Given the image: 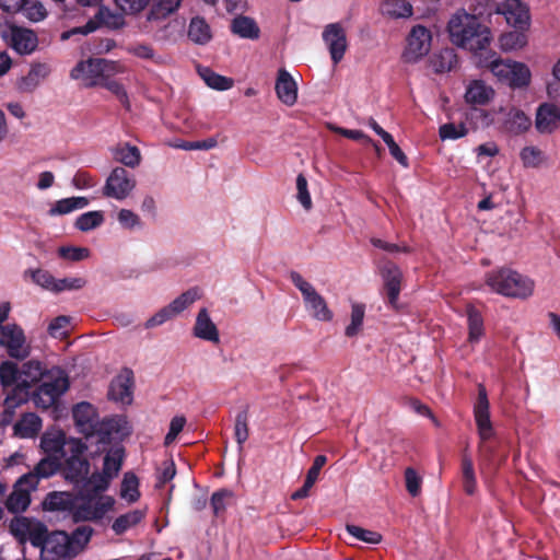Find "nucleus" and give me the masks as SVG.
Here are the masks:
<instances>
[{
    "label": "nucleus",
    "instance_id": "8fccbe9b",
    "mask_svg": "<svg viewBox=\"0 0 560 560\" xmlns=\"http://www.w3.org/2000/svg\"><path fill=\"white\" fill-rule=\"evenodd\" d=\"M200 298V290L197 287L190 288L187 291L183 292L174 301H172L167 306L173 313V315L176 316Z\"/></svg>",
    "mask_w": 560,
    "mask_h": 560
},
{
    "label": "nucleus",
    "instance_id": "dca6fc26",
    "mask_svg": "<svg viewBox=\"0 0 560 560\" xmlns=\"http://www.w3.org/2000/svg\"><path fill=\"white\" fill-rule=\"evenodd\" d=\"M490 404L487 389L483 384L478 385V396L474 406V417L481 441H487L493 435L490 420Z\"/></svg>",
    "mask_w": 560,
    "mask_h": 560
},
{
    "label": "nucleus",
    "instance_id": "a19ab883",
    "mask_svg": "<svg viewBox=\"0 0 560 560\" xmlns=\"http://www.w3.org/2000/svg\"><path fill=\"white\" fill-rule=\"evenodd\" d=\"M530 126V118L521 109H512L505 120L506 130L513 135L524 133Z\"/></svg>",
    "mask_w": 560,
    "mask_h": 560
},
{
    "label": "nucleus",
    "instance_id": "2eb2a0df",
    "mask_svg": "<svg viewBox=\"0 0 560 560\" xmlns=\"http://www.w3.org/2000/svg\"><path fill=\"white\" fill-rule=\"evenodd\" d=\"M322 36L334 65H338L348 49L346 30L340 23H330L324 27Z\"/></svg>",
    "mask_w": 560,
    "mask_h": 560
},
{
    "label": "nucleus",
    "instance_id": "13d9d810",
    "mask_svg": "<svg viewBox=\"0 0 560 560\" xmlns=\"http://www.w3.org/2000/svg\"><path fill=\"white\" fill-rule=\"evenodd\" d=\"M19 12H21L25 18H27L32 22H39L44 20L47 15L45 7L38 0H24L18 13Z\"/></svg>",
    "mask_w": 560,
    "mask_h": 560
},
{
    "label": "nucleus",
    "instance_id": "1a4fd4ad",
    "mask_svg": "<svg viewBox=\"0 0 560 560\" xmlns=\"http://www.w3.org/2000/svg\"><path fill=\"white\" fill-rule=\"evenodd\" d=\"M112 497H95L81 492L75 497L71 517L74 523L98 521L113 508Z\"/></svg>",
    "mask_w": 560,
    "mask_h": 560
},
{
    "label": "nucleus",
    "instance_id": "412c9836",
    "mask_svg": "<svg viewBox=\"0 0 560 560\" xmlns=\"http://www.w3.org/2000/svg\"><path fill=\"white\" fill-rule=\"evenodd\" d=\"M275 89L278 98L283 104L292 106L296 103L298 86L292 75L285 69L279 70Z\"/></svg>",
    "mask_w": 560,
    "mask_h": 560
},
{
    "label": "nucleus",
    "instance_id": "de8ad7c7",
    "mask_svg": "<svg viewBox=\"0 0 560 560\" xmlns=\"http://www.w3.org/2000/svg\"><path fill=\"white\" fill-rule=\"evenodd\" d=\"M182 1L183 0H159L152 4L148 12V21H158L167 18L179 8Z\"/></svg>",
    "mask_w": 560,
    "mask_h": 560
},
{
    "label": "nucleus",
    "instance_id": "f3484780",
    "mask_svg": "<svg viewBox=\"0 0 560 560\" xmlns=\"http://www.w3.org/2000/svg\"><path fill=\"white\" fill-rule=\"evenodd\" d=\"M431 32L427 27L413 26L407 37V48L404 54L406 60L417 61L427 55L431 48Z\"/></svg>",
    "mask_w": 560,
    "mask_h": 560
},
{
    "label": "nucleus",
    "instance_id": "c756f323",
    "mask_svg": "<svg viewBox=\"0 0 560 560\" xmlns=\"http://www.w3.org/2000/svg\"><path fill=\"white\" fill-rule=\"evenodd\" d=\"M231 32L241 38L257 39L260 30L254 19L238 15L232 20Z\"/></svg>",
    "mask_w": 560,
    "mask_h": 560
},
{
    "label": "nucleus",
    "instance_id": "4c0bfd02",
    "mask_svg": "<svg viewBox=\"0 0 560 560\" xmlns=\"http://www.w3.org/2000/svg\"><path fill=\"white\" fill-rule=\"evenodd\" d=\"M381 12L392 19H406L412 15V5L407 0H385L381 4Z\"/></svg>",
    "mask_w": 560,
    "mask_h": 560
},
{
    "label": "nucleus",
    "instance_id": "6e6d98bb",
    "mask_svg": "<svg viewBox=\"0 0 560 560\" xmlns=\"http://www.w3.org/2000/svg\"><path fill=\"white\" fill-rule=\"evenodd\" d=\"M139 479L133 472H126L121 481L120 495L128 502H136L140 492L138 490Z\"/></svg>",
    "mask_w": 560,
    "mask_h": 560
},
{
    "label": "nucleus",
    "instance_id": "052dcab7",
    "mask_svg": "<svg viewBox=\"0 0 560 560\" xmlns=\"http://www.w3.org/2000/svg\"><path fill=\"white\" fill-rule=\"evenodd\" d=\"M33 524L27 517H15L11 521L9 529L20 544H25Z\"/></svg>",
    "mask_w": 560,
    "mask_h": 560
},
{
    "label": "nucleus",
    "instance_id": "f704fd0d",
    "mask_svg": "<svg viewBox=\"0 0 560 560\" xmlns=\"http://www.w3.org/2000/svg\"><path fill=\"white\" fill-rule=\"evenodd\" d=\"M48 73L49 69L46 65L37 63L32 66L28 73L20 80L19 89L22 92H33Z\"/></svg>",
    "mask_w": 560,
    "mask_h": 560
},
{
    "label": "nucleus",
    "instance_id": "ea45409f",
    "mask_svg": "<svg viewBox=\"0 0 560 560\" xmlns=\"http://www.w3.org/2000/svg\"><path fill=\"white\" fill-rule=\"evenodd\" d=\"M198 73L209 88L218 91L230 90L234 84L233 79L221 75L208 67H198Z\"/></svg>",
    "mask_w": 560,
    "mask_h": 560
},
{
    "label": "nucleus",
    "instance_id": "5701e85b",
    "mask_svg": "<svg viewBox=\"0 0 560 560\" xmlns=\"http://www.w3.org/2000/svg\"><path fill=\"white\" fill-rule=\"evenodd\" d=\"M10 45L20 55H28L37 47V37L30 30L12 27Z\"/></svg>",
    "mask_w": 560,
    "mask_h": 560
},
{
    "label": "nucleus",
    "instance_id": "b1692460",
    "mask_svg": "<svg viewBox=\"0 0 560 560\" xmlns=\"http://www.w3.org/2000/svg\"><path fill=\"white\" fill-rule=\"evenodd\" d=\"M75 497L67 491L48 492L42 503L43 510L48 512H70L74 506Z\"/></svg>",
    "mask_w": 560,
    "mask_h": 560
},
{
    "label": "nucleus",
    "instance_id": "9d476101",
    "mask_svg": "<svg viewBox=\"0 0 560 560\" xmlns=\"http://www.w3.org/2000/svg\"><path fill=\"white\" fill-rule=\"evenodd\" d=\"M290 280L302 293L306 308L315 319L320 322L332 320V311L328 307L325 299L310 282H307L298 271L290 272Z\"/></svg>",
    "mask_w": 560,
    "mask_h": 560
},
{
    "label": "nucleus",
    "instance_id": "39448f33",
    "mask_svg": "<svg viewBox=\"0 0 560 560\" xmlns=\"http://www.w3.org/2000/svg\"><path fill=\"white\" fill-rule=\"evenodd\" d=\"M469 10L467 16H474L482 23H486L492 14L503 15L506 23L513 27L524 28L530 23L529 9L521 0H505L502 3L493 0H477Z\"/></svg>",
    "mask_w": 560,
    "mask_h": 560
},
{
    "label": "nucleus",
    "instance_id": "bf43d9fd",
    "mask_svg": "<svg viewBox=\"0 0 560 560\" xmlns=\"http://www.w3.org/2000/svg\"><path fill=\"white\" fill-rule=\"evenodd\" d=\"M346 530L353 538H355L360 541L370 544V545H376L382 541V535L380 533L370 530V529H365L358 525L347 524Z\"/></svg>",
    "mask_w": 560,
    "mask_h": 560
},
{
    "label": "nucleus",
    "instance_id": "a18cd8bd",
    "mask_svg": "<svg viewBox=\"0 0 560 560\" xmlns=\"http://www.w3.org/2000/svg\"><path fill=\"white\" fill-rule=\"evenodd\" d=\"M114 159L122 163L125 166L133 168L140 164L141 154L140 150L136 145L125 143L122 145H118L114 150Z\"/></svg>",
    "mask_w": 560,
    "mask_h": 560
},
{
    "label": "nucleus",
    "instance_id": "864d4df0",
    "mask_svg": "<svg viewBox=\"0 0 560 560\" xmlns=\"http://www.w3.org/2000/svg\"><path fill=\"white\" fill-rule=\"evenodd\" d=\"M21 382V373L18 364L12 361H4L0 364V384L3 388L11 387Z\"/></svg>",
    "mask_w": 560,
    "mask_h": 560
},
{
    "label": "nucleus",
    "instance_id": "e2e57ef3",
    "mask_svg": "<svg viewBox=\"0 0 560 560\" xmlns=\"http://www.w3.org/2000/svg\"><path fill=\"white\" fill-rule=\"evenodd\" d=\"M86 479V493L95 497H100V492L105 491L112 480V478L107 477L103 470L102 472H93Z\"/></svg>",
    "mask_w": 560,
    "mask_h": 560
},
{
    "label": "nucleus",
    "instance_id": "0e129e2a",
    "mask_svg": "<svg viewBox=\"0 0 560 560\" xmlns=\"http://www.w3.org/2000/svg\"><path fill=\"white\" fill-rule=\"evenodd\" d=\"M116 9L126 15H138L144 11L152 0H114Z\"/></svg>",
    "mask_w": 560,
    "mask_h": 560
},
{
    "label": "nucleus",
    "instance_id": "774afa93",
    "mask_svg": "<svg viewBox=\"0 0 560 560\" xmlns=\"http://www.w3.org/2000/svg\"><path fill=\"white\" fill-rule=\"evenodd\" d=\"M525 167H538L544 161V152L537 147H525L520 153Z\"/></svg>",
    "mask_w": 560,
    "mask_h": 560
},
{
    "label": "nucleus",
    "instance_id": "4d7b16f0",
    "mask_svg": "<svg viewBox=\"0 0 560 560\" xmlns=\"http://www.w3.org/2000/svg\"><path fill=\"white\" fill-rule=\"evenodd\" d=\"M365 314V305L361 303H353L351 308V322L346 327L345 335L349 338L355 337L363 325Z\"/></svg>",
    "mask_w": 560,
    "mask_h": 560
},
{
    "label": "nucleus",
    "instance_id": "49530a36",
    "mask_svg": "<svg viewBox=\"0 0 560 560\" xmlns=\"http://www.w3.org/2000/svg\"><path fill=\"white\" fill-rule=\"evenodd\" d=\"M144 518V512L141 510H132L128 513L119 515L112 524V529L116 535H122L129 528L136 526Z\"/></svg>",
    "mask_w": 560,
    "mask_h": 560
},
{
    "label": "nucleus",
    "instance_id": "f257e3e1",
    "mask_svg": "<svg viewBox=\"0 0 560 560\" xmlns=\"http://www.w3.org/2000/svg\"><path fill=\"white\" fill-rule=\"evenodd\" d=\"M72 417L80 433L86 439L95 436L102 445L121 442L131 433L125 417L112 416L100 420L96 408L88 401L77 404Z\"/></svg>",
    "mask_w": 560,
    "mask_h": 560
},
{
    "label": "nucleus",
    "instance_id": "473e14b6",
    "mask_svg": "<svg viewBox=\"0 0 560 560\" xmlns=\"http://www.w3.org/2000/svg\"><path fill=\"white\" fill-rule=\"evenodd\" d=\"M23 485H19V481L14 486L13 491L10 493L5 501V508L11 513H21L24 512L30 503H31V495L30 487L27 489H22Z\"/></svg>",
    "mask_w": 560,
    "mask_h": 560
},
{
    "label": "nucleus",
    "instance_id": "3c124183",
    "mask_svg": "<svg viewBox=\"0 0 560 560\" xmlns=\"http://www.w3.org/2000/svg\"><path fill=\"white\" fill-rule=\"evenodd\" d=\"M200 298V290L197 287L190 288L187 291L183 292L174 301H172L167 306L173 313V315L176 316Z\"/></svg>",
    "mask_w": 560,
    "mask_h": 560
},
{
    "label": "nucleus",
    "instance_id": "4468645a",
    "mask_svg": "<svg viewBox=\"0 0 560 560\" xmlns=\"http://www.w3.org/2000/svg\"><path fill=\"white\" fill-rule=\"evenodd\" d=\"M136 186L135 178L124 167H115L106 179L103 188L105 197L117 200L126 199Z\"/></svg>",
    "mask_w": 560,
    "mask_h": 560
},
{
    "label": "nucleus",
    "instance_id": "37998d69",
    "mask_svg": "<svg viewBox=\"0 0 560 560\" xmlns=\"http://www.w3.org/2000/svg\"><path fill=\"white\" fill-rule=\"evenodd\" d=\"M248 419L249 408L248 406H245L236 413L234 422V439L238 445L240 451L243 450V445L249 436Z\"/></svg>",
    "mask_w": 560,
    "mask_h": 560
},
{
    "label": "nucleus",
    "instance_id": "0eeeda50",
    "mask_svg": "<svg viewBox=\"0 0 560 560\" xmlns=\"http://www.w3.org/2000/svg\"><path fill=\"white\" fill-rule=\"evenodd\" d=\"M88 445L81 440L71 438L68 442V451L63 454V476L68 481L79 483L88 478L90 462L85 457Z\"/></svg>",
    "mask_w": 560,
    "mask_h": 560
},
{
    "label": "nucleus",
    "instance_id": "f8f14e48",
    "mask_svg": "<svg viewBox=\"0 0 560 560\" xmlns=\"http://www.w3.org/2000/svg\"><path fill=\"white\" fill-rule=\"evenodd\" d=\"M0 346L5 348L8 354L13 359L24 360L30 354L24 331L16 324L0 326Z\"/></svg>",
    "mask_w": 560,
    "mask_h": 560
},
{
    "label": "nucleus",
    "instance_id": "c9c22d12",
    "mask_svg": "<svg viewBox=\"0 0 560 560\" xmlns=\"http://www.w3.org/2000/svg\"><path fill=\"white\" fill-rule=\"evenodd\" d=\"M21 373V382L32 385L38 381H43L54 372H46L42 363L37 360H30L23 363Z\"/></svg>",
    "mask_w": 560,
    "mask_h": 560
},
{
    "label": "nucleus",
    "instance_id": "09e8293b",
    "mask_svg": "<svg viewBox=\"0 0 560 560\" xmlns=\"http://www.w3.org/2000/svg\"><path fill=\"white\" fill-rule=\"evenodd\" d=\"M467 320H468V340L470 342H477L483 335V318L481 313L475 307L469 305L467 307Z\"/></svg>",
    "mask_w": 560,
    "mask_h": 560
},
{
    "label": "nucleus",
    "instance_id": "20e7f679",
    "mask_svg": "<svg viewBox=\"0 0 560 560\" xmlns=\"http://www.w3.org/2000/svg\"><path fill=\"white\" fill-rule=\"evenodd\" d=\"M93 534L94 529L86 524L77 526L71 533L50 532L43 560H73L85 550Z\"/></svg>",
    "mask_w": 560,
    "mask_h": 560
},
{
    "label": "nucleus",
    "instance_id": "603ef678",
    "mask_svg": "<svg viewBox=\"0 0 560 560\" xmlns=\"http://www.w3.org/2000/svg\"><path fill=\"white\" fill-rule=\"evenodd\" d=\"M49 535L50 532L42 522L34 523L27 535V540L33 547L39 548L42 557L45 555L46 541H48Z\"/></svg>",
    "mask_w": 560,
    "mask_h": 560
},
{
    "label": "nucleus",
    "instance_id": "79ce46f5",
    "mask_svg": "<svg viewBox=\"0 0 560 560\" xmlns=\"http://www.w3.org/2000/svg\"><path fill=\"white\" fill-rule=\"evenodd\" d=\"M462 479L464 491L468 495H472L477 489V480L474 469V463L467 452L462 454Z\"/></svg>",
    "mask_w": 560,
    "mask_h": 560
},
{
    "label": "nucleus",
    "instance_id": "cd10ccee",
    "mask_svg": "<svg viewBox=\"0 0 560 560\" xmlns=\"http://www.w3.org/2000/svg\"><path fill=\"white\" fill-rule=\"evenodd\" d=\"M70 439L61 431L54 434L45 433L40 439V446L48 456L59 455V457H62L68 451Z\"/></svg>",
    "mask_w": 560,
    "mask_h": 560
},
{
    "label": "nucleus",
    "instance_id": "f03ea898",
    "mask_svg": "<svg viewBox=\"0 0 560 560\" xmlns=\"http://www.w3.org/2000/svg\"><path fill=\"white\" fill-rule=\"evenodd\" d=\"M450 38L454 45L474 54L475 62L488 55L492 42L490 27L474 16H467L465 10L456 12L447 24Z\"/></svg>",
    "mask_w": 560,
    "mask_h": 560
},
{
    "label": "nucleus",
    "instance_id": "9b49d317",
    "mask_svg": "<svg viewBox=\"0 0 560 560\" xmlns=\"http://www.w3.org/2000/svg\"><path fill=\"white\" fill-rule=\"evenodd\" d=\"M125 15L121 11L114 12L109 8L101 5L93 19H90L83 26L62 33L61 38L67 39L74 34L88 35L101 26L113 31L121 30L126 25Z\"/></svg>",
    "mask_w": 560,
    "mask_h": 560
},
{
    "label": "nucleus",
    "instance_id": "6e6552de",
    "mask_svg": "<svg viewBox=\"0 0 560 560\" xmlns=\"http://www.w3.org/2000/svg\"><path fill=\"white\" fill-rule=\"evenodd\" d=\"M69 385L68 376L61 370H57L56 373L42 381L32 393V399L37 408L49 409L57 405L59 398L68 390Z\"/></svg>",
    "mask_w": 560,
    "mask_h": 560
},
{
    "label": "nucleus",
    "instance_id": "7c9ffc66",
    "mask_svg": "<svg viewBox=\"0 0 560 560\" xmlns=\"http://www.w3.org/2000/svg\"><path fill=\"white\" fill-rule=\"evenodd\" d=\"M530 70L522 62L513 61L508 70V79L504 84L512 89H523L530 83Z\"/></svg>",
    "mask_w": 560,
    "mask_h": 560
},
{
    "label": "nucleus",
    "instance_id": "4be33fe9",
    "mask_svg": "<svg viewBox=\"0 0 560 560\" xmlns=\"http://www.w3.org/2000/svg\"><path fill=\"white\" fill-rule=\"evenodd\" d=\"M513 61L510 59L503 60L497 57V52L491 50L488 55H482L479 60L476 61V66L479 68H487L498 79L499 82L503 83L508 79V70Z\"/></svg>",
    "mask_w": 560,
    "mask_h": 560
},
{
    "label": "nucleus",
    "instance_id": "7ed1b4c3",
    "mask_svg": "<svg viewBox=\"0 0 560 560\" xmlns=\"http://www.w3.org/2000/svg\"><path fill=\"white\" fill-rule=\"evenodd\" d=\"M450 38L454 45L474 54L475 62L488 55L492 42L490 27L474 16H467L465 10L456 12L447 24Z\"/></svg>",
    "mask_w": 560,
    "mask_h": 560
},
{
    "label": "nucleus",
    "instance_id": "72a5a7b5",
    "mask_svg": "<svg viewBox=\"0 0 560 560\" xmlns=\"http://www.w3.org/2000/svg\"><path fill=\"white\" fill-rule=\"evenodd\" d=\"M458 63L457 54L453 48H444L431 57V66L436 73L452 71Z\"/></svg>",
    "mask_w": 560,
    "mask_h": 560
},
{
    "label": "nucleus",
    "instance_id": "6ab92c4d",
    "mask_svg": "<svg viewBox=\"0 0 560 560\" xmlns=\"http://www.w3.org/2000/svg\"><path fill=\"white\" fill-rule=\"evenodd\" d=\"M536 129L540 133H551L560 126V108L551 103L538 106L535 119Z\"/></svg>",
    "mask_w": 560,
    "mask_h": 560
},
{
    "label": "nucleus",
    "instance_id": "69168bd1",
    "mask_svg": "<svg viewBox=\"0 0 560 560\" xmlns=\"http://www.w3.org/2000/svg\"><path fill=\"white\" fill-rule=\"evenodd\" d=\"M71 324V317L66 315H59L55 317L48 325V334L52 338L63 339L69 335V327Z\"/></svg>",
    "mask_w": 560,
    "mask_h": 560
},
{
    "label": "nucleus",
    "instance_id": "423d86ee",
    "mask_svg": "<svg viewBox=\"0 0 560 560\" xmlns=\"http://www.w3.org/2000/svg\"><path fill=\"white\" fill-rule=\"evenodd\" d=\"M486 284L498 294L526 299L533 294L534 282L510 268H500L486 275Z\"/></svg>",
    "mask_w": 560,
    "mask_h": 560
},
{
    "label": "nucleus",
    "instance_id": "bb28decb",
    "mask_svg": "<svg viewBox=\"0 0 560 560\" xmlns=\"http://www.w3.org/2000/svg\"><path fill=\"white\" fill-rule=\"evenodd\" d=\"M494 96V91L480 80L472 81L466 91V102L472 105H486Z\"/></svg>",
    "mask_w": 560,
    "mask_h": 560
},
{
    "label": "nucleus",
    "instance_id": "680f3d73",
    "mask_svg": "<svg viewBox=\"0 0 560 560\" xmlns=\"http://www.w3.org/2000/svg\"><path fill=\"white\" fill-rule=\"evenodd\" d=\"M28 276L37 285L54 292L56 278L49 271L44 269H27L24 271V277Z\"/></svg>",
    "mask_w": 560,
    "mask_h": 560
},
{
    "label": "nucleus",
    "instance_id": "58836bf2",
    "mask_svg": "<svg viewBox=\"0 0 560 560\" xmlns=\"http://www.w3.org/2000/svg\"><path fill=\"white\" fill-rule=\"evenodd\" d=\"M125 457L124 446L110 448L104 457L103 471L107 477L115 478L121 469Z\"/></svg>",
    "mask_w": 560,
    "mask_h": 560
},
{
    "label": "nucleus",
    "instance_id": "393cba45",
    "mask_svg": "<svg viewBox=\"0 0 560 560\" xmlns=\"http://www.w3.org/2000/svg\"><path fill=\"white\" fill-rule=\"evenodd\" d=\"M133 375L131 370H126V375H119L112 382L108 396L120 402H130L132 397Z\"/></svg>",
    "mask_w": 560,
    "mask_h": 560
},
{
    "label": "nucleus",
    "instance_id": "aec40b11",
    "mask_svg": "<svg viewBox=\"0 0 560 560\" xmlns=\"http://www.w3.org/2000/svg\"><path fill=\"white\" fill-rule=\"evenodd\" d=\"M102 75L101 58H90L85 61H80L70 72V77L74 80L84 79L85 86L89 88L100 84Z\"/></svg>",
    "mask_w": 560,
    "mask_h": 560
},
{
    "label": "nucleus",
    "instance_id": "e433bc0d",
    "mask_svg": "<svg viewBox=\"0 0 560 560\" xmlns=\"http://www.w3.org/2000/svg\"><path fill=\"white\" fill-rule=\"evenodd\" d=\"M529 27V24L524 27H514L515 31L501 34L499 37L500 48L503 51H512L523 48L527 44V36L525 31Z\"/></svg>",
    "mask_w": 560,
    "mask_h": 560
},
{
    "label": "nucleus",
    "instance_id": "c03bdc74",
    "mask_svg": "<svg viewBox=\"0 0 560 560\" xmlns=\"http://www.w3.org/2000/svg\"><path fill=\"white\" fill-rule=\"evenodd\" d=\"M89 205V199L86 197H70L63 198L58 201L50 208V215H62L68 214L74 210L83 209Z\"/></svg>",
    "mask_w": 560,
    "mask_h": 560
},
{
    "label": "nucleus",
    "instance_id": "5fc2aeb1",
    "mask_svg": "<svg viewBox=\"0 0 560 560\" xmlns=\"http://www.w3.org/2000/svg\"><path fill=\"white\" fill-rule=\"evenodd\" d=\"M103 222L104 213L102 211H89L77 218L74 226L82 232H88L98 228Z\"/></svg>",
    "mask_w": 560,
    "mask_h": 560
},
{
    "label": "nucleus",
    "instance_id": "338daca9",
    "mask_svg": "<svg viewBox=\"0 0 560 560\" xmlns=\"http://www.w3.org/2000/svg\"><path fill=\"white\" fill-rule=\"evenodd\" d=\"M233 498V492L228 489H220L212 493L210 505L215 517L221 516L226 510V503Z\"/></svg>",
    "mask_w": 560,
    "mask_h": 560
},
{
    "label": "nucleus",
    "instance_id": "c85d7f7f",
    "mask_svg": "<svg viewBox=\"0 0 560 560\" xmlns=\"http://www.w3.org/2000/svg\"><path fill=\"white\" fill-rule=\"evenodd\" d=\"M187 35L197 45H207L212 39L211 27L201 16H195L190 20Z\"/></svg>",
    "mask_w": 560,
    "mask_h": 560
},
{
    "label": "nucleus",
    "instance_id": "2f4dec72",
    "mask_svg": "<svg viewBox=\"0 0 560 560\" xmlns=\"http://www.w3.org/2000/svg\"><path fill=\"white\" fill-rule=\"evenodd\" d=\"M40 429L42 420L33 412L23 415L13 427L14 434L22 439L35 436Z\"/></svg>",
    "mask_w": 560,
    "mask_h": 560
},
{
    "label": "nucleus",
    "instance_id": "a878e982",
    "mask_svg": "<svg viewBox=\"0 0 560 560\" xmlns=\"http://www.w3.org/2000/svg\"><path fill=\"white\" fill-rule=\"evenodd\" d=\"M194 335L207 341L215 343L220 341L218 328L211 320L207 308H201L199 311L194 327Z\"/></svg>",
    "mask_w": 560,
    "mask_h": 560
},
{
    "label": "nucleus",
    "instance_id": "a211bd4d",
    "mask_svg": "<svg viewBox=\"0 0 560 560\" xmlns=\"http://www.w3.org/2000/svg\"><path fill=\"white\" fill-rule=\"evenodd\" d=\"M60 468L59 456H46L35 465L32 471L19 478V485H26L30 489H36L40 479L54 476Z\"/></svg>",
    "mask_w": 560,
    "mask_h": 560
},
{
    "label": "nucleus",
    "instance_id": "ddd939ff",
    "mask_svg": "<svg viewBox=\"0 0 560 560\" xmlns=\"http://www.w3.org/2000/svg\"><path fill=\"white\" fill-rule=\"evenodd\" d=\"M380 273L383 279V290L387 304L392 308L398 310V300L404 280L401 269L393 261L387 260L381 267Z\"/></svg>",
    "mask_w": 560,
    "mask_h": 560
}]
</instances>
